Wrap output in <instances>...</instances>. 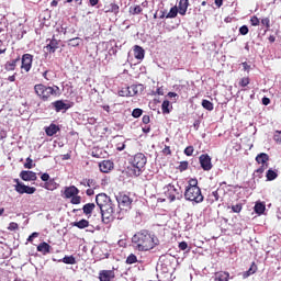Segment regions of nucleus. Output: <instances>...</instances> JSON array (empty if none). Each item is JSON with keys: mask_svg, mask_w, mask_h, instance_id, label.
Returning <instances> with one entry per match:
<instances>
[{"mask_svg": "<svg viewBox=\"0 0 281 281\" xmlns=\"http://www.w3.org/2000/svg\"><path fill=\"white\" fill-rule=\"evenodd\" d=\"M132 245L136 251H150L159 245V238L150 231L142 229L133 235Z\"/></svg>", "mask_w": 281, "mask_h": 281, "instance_id": "nucleus-1", "label": "nucleus"}, {"mask_svg": "<svg viewBox=\"0 0 281 281\" xmlns=\"http://www.w3.org/2000/svg\"><path fill=\"white\" fill-rule=\"evenodd\" d=\"M148 158L144 153H137L130 159V166L127 167V172L130 177H139L146 168Z\"/></svg>", "mask_w": 281, "mask_h": 281, "instance_id": "nucleus-2", "label": "nucleus"}, {"mask_svg": "<svg viewBox=\"0 0 281 281\" xmlns=\"http://www.w3.org/2000/svg\"><path fill=\"white\" fill-rule=\"evenodd\" d=\"M186 201H192L193 203H203L205 196L201 192V188L199 187L198 179H191L189 181V186H187L184 191Z\"/></svg>", "mask_w": 281, "mask_h": 281, "instance_id": "nucleus-3", "label": "nucleus"}, {"mask_svg": "<svg viewBox=\"0 0 281 281\" xmlns=\"http://www.w3.org/2000/svg\"><path fill=\"white\" fill-rule=\"evenodd\" d=\"M35 95L42 100V102H49L52 98L58 95V86H45L43 83H37L34 86Z\"/></svg>", "mask_w": 281, "mask_h": 281, "instance_id": "nucleus-4", "label": "nucleus"}, {"mask_svg": "<svg viewBox=\"0 0 281 281\" xmlns=\"http://www.w3.org/2000/svg\"><path fill=\"white\" fill-rule=\"evenodd\" d=\"M164 194L170 203H173V201H181L183 199L181 187H179V184L175 186L172 182H169L164 187Z\"/></svg>", "mask_w": 281, "mask_h": 281, "instance_id": "nucleus-5", "label": "nucleus"}, {"mask_svg": "<svg viewBox=\"0 0 281 281\" xmlns=\"http://www.w3.org/2000/svg\"><path fill=\"white\" fill-rule=\"evenodd\" d=\"M63 194L64 199H71L70 203L72 205H80L82 201V196L78 195L80 194V190L76 186L65 187Z\"/></svg>", "mask_w": 281, "mask_h": 281, "instance_id": "nucleus-6", "label": "nucleus"}, {"mask_svg": "<svg viewBox=\"0 0 281 281\" xmlns=\"http://www.w3.org/2000/svg\"><path fill=\"white\" fill-rule=\"evenodd\" d=\"M102 221L105 225L109 223H113L115 221V205L112 203L105 204L104 206L100 207Z\"/></svg>", "mask_w": 281, "mask_h": 281, "instance_id": "nucleus-7", "label": "nucleus"}, {"mask_svg": "<svg viewBox=\"0 0 281 281\" xmlns=\"http://www.w3.org/2000/svg\"><path fill=\"white\" fill-rule=\"evenodd\" d=\"M115 199L121 210H131V205H133V199H131V195L120 192L115 195Z\"/></svg>", "mask_w": 281, "mask_h": 281, "instance_id": "nucleus-8", "label": "nucleus"}, {"mask_svg": "<svg viewBox=\"0 0 281 281\" xmlns=\"http://www.w3.org/2000/svg\"><path fill=\"white\" fill-rule=\"evenodd\" d=\"M14 190L15 192H18V194H34V192H36V188L34 187H27L23 183H21V181H19V179H14Z\"/></svg>", "mask_w": 281, "mask_h": 281, "instance_id": "nucleus-9", "label": "nucleus"}, {"mask_svg": "<svg viewBox=\"0 0 281 281\" xmlns=\"http://www.w3.org/2000/svg\"><path fill=\"white\" fill-rule=\"evenodd\" d=\"M32 63H34V56L32 54H24L22 56L21 69L27 74L32 69Z\"/></svg>", "mask_w": 281, "mask_h": 281, "instance_id": "nucleus-10", "label": "nucleus"}, {"mask_svg": "<svg viewBox=\"0 0 281 281\" xmlns=\"http://www.w3.org/2000/svg\"><path fill=\"white\" fill-rule=\"evenodd\" d=\"M119 95L121 98H133V95H137V86L122 88L119 91Z\"/></svg>", "mask_w": 281, "mask_h": 281, "instance_id": "nucleus-11", "label": "nucleus"}, {"mask_svg": "<svg viewBox=\"0 0 281 281\" xmlns=\"http://www.w3.org/2000/svg\"><path fill=\"white\" fill-rule=\"evenodd\" d=\"M201 168L205 171H209L212 168V158L207 154H202L200 157Z\"/></svg>", "mask_w": 281, "mask_h": 281, "instance_id": "nucleus-12", "label": "nucleus"}, {"mask_svg": "<svg viewBox=\"0 0 281 281\" xmlns=\"http://www.w3.org/2000/svg\"><path fill=\"white\" fill-rule=\"evenodd\" d=\"M98 278L100 281H113V280H115V271L114 270H101V271H99Z\"/></svg>", "mask_w": 281, "mask_h": 281, "instance_id": "nucleus-13", "label": "nucleus"}, {"mask_svg": "<svg viewBox=\"0 0 281 281\" xmlns=\"http://www.w3.org/2000/svg\"><path fill=\"white\" fill-rule=\"evenodd\" d=\"M99 168H100V171L103 172V173H109L111 172V170H113L115 168V164L111 160H102L100 164H99Z\"/></svg>", "mask_w": 281, "mask_h": 281, "instance_id": "nucleus-14", "label": "nucleus"}, {"mask_svg": "<svg viewBox=\"0 0 281 281\" xmlns=\"http://www.w3.org/2000/svg\"><path fill=\"white\" fill-rule=\"evenodd\" d=\"M213 280L214 281H229V280H234V277H231L228 271H217L214 273L213 276Z\"/></svg>", "mask_w": 281, "mask_h": 281, "instance_id": "nucleus-15", "label": "nucleus"}, {"mask_svg": "<svg viewBox=\"0 0 281 281\" xmlns=\"http://www.w3.org/2000/svg\"><path fill=\"white\" fill-rule=\"evenodd\" d=\"M20 178L22 181H36V179H38V177H36V172L25 170L20 172Z\"/></svg>", "mask_w": 281, "mask_h": 281, "instance_id": "nucleus-16", "label": "nucleus"}, {"mask_svg": "<svg viewBox=\"0 0 281 281\" xmlns=\"http://www.w3.org/2000/svg\"><path fill=\"white\" fill-rule=\"evenodd\" d=\"M53 108L55 109L56 113H60V111L69 110V104L65 103L63 100H57L52 103Z\"/></svg>", "mask_w": 281, "mask_h": 281, "instance_id": "nucleus-17", "label": "nucleus"}, {"mask_svg": "<svg viewBox=\"0 0 281 281\" xmlns=\"http://www.w3.org/2000/svg\"><path fill=\"white\" fill-rule=\"evenodd\" d=\"M58 47H59V42L58 40H55L53 36V38L49 40V43L45 46V49L46 52H48V54H55Z\"/></svg>", "mask_w": 281, "mask_h": 281, "instance_id": "nucleus-18", "label": "nucleus"}, {"mask_svg": "<svg viewBox=\"0 0 281 281\" xmlns=\"http://www.w3.org/2000/svg\"><path fill=\"white\" fill-rule=\"evenodd\" d=\"M188 8H190V0H180L178 4L179 14L181 16H186V13L188 12Z\"/></svg>", "mask_w": 281, "mask_h": 281, "instance_id": "nucleus-19", "label": "nucleus"}, {"mask_svg": "<svg viewBox=\"0 0 281 281\" xmlns=\"http://www.w3.org/2000/svg\"><path fill=\"white\" fill-rule=\"evenodd\" d=\"M59 131H60V127L54 123L45 127V133L47 137H54V135H56V133H58Z\"/></svg>", "mask_w": 281, "mask_h": 281, "instance_id": "nucleus-20", "label": "nucleus"}, {"mask_svg": "<svg viewBox=\"0 0 281 281\" xmlns=\"http://www.w3.org/2000/svg\"><path fill=\"white\" fill-rule=\"evenodd\" d=\"M257 164H261V166H269V154L261 153L256 156Z\"/></svg>", "mask_w": 281, "mask_h": 281, "instance_id": "nucleus-21", "label": "nucleus"}, {"mask_svg": "<svg viewBox=\"0 0 281 281\" xmlns=\"http://www.w3.org/2000/svg\"><path fill=\"white\" fill-rule=\"evenodd\" d=\"M37 251H40V254H43V256H47V254L52 251V246L46 241H43L37 246Z\"/></svg>", "mask_w": 281, "mask_h": 281, "instance_id": "nucleus-22", "label": "nucleus"}, {"mask_svg": "<svg viewBox=\"0 0 281 281\" xmlns=\"http://www.w3.org/2000/svg\"><path fill=\"white\" fill-rule=\"evenodd\" d=\"M109 198L106 196V194L105 193H99V194H97V196H95V203H97V205L99 206V207H104L106 204H104V203H106V200H108Z\"/></svg>", "mask_w": 281, "mask_h": 281, "instance_id": "nucleus-23", "label": "nucleus"}, {"mask_svg": "<svg viewBox=\"0 0 281 281\" xmlns=\"http://www.w3.org/2000/svg\"><path fill=\"white\" fill-rule=\"evenodd\" d=\"M144 48L139 45H135L134 46V57L137 59V60H144Z\"/></svg>", "mask_w": 281, "mask_h": 281, "instance_id": "nucleus-24", "label": "nucleus"}, {"mask_svg": "<svg viewBox=\"0 0 281 281\" xmlns=\"http://www.w3.org/2000/svg\"><path fill=\"white\" fill-rule=\"evenodd\" d=\"M21 58L13 59L12 61H7L4 65L5 71H14L16 69V63H19Z\"/></svg>", "mask_w": 281, "mask_h": 281, "instance_id": "nucleus-25", "label": "nucleus"}, {"mask_svg": "<svg viewBox=\"0 0 281 281\" xmlns=\"http://www.w3.org/2000/svg\"><path fill=\"white\" fill-rule=\"evenodd\" d=\"M82 210H83V214H86V216H91V214L95 210V204L94 203H87V204L83 205Z\"/></svg>", "mask_w": 281, "mask_h": 281, "instance_id": "nucleus-26", "label": "nucleus"}, {"mask_svg": "<svg viewBox=\"0 0 281 281\" xmlns=\"http://www.w3.org/2000/svg\"><path fill=\"white\" fill-rule=\"evenodd\" d=\"M72 227H78V229H87V227H89V221L82 218L79 222H74Z\"/></svg>", "mask_w": 281, "mask_h": 281, "instance_id": "nucleus-27", "label": "nucleus"}, {"mask_svg": "<svg viewBox=\"0 0 281 281\" xmlns=\"http://www.w3.org/2000/svg\"><path fill=\"white\" fill-rule=\"evenodd\" d=\"M43 188H45V190L54 191L58 188V183H56V180L50 179L44 183Z\"/></svg>", "mask_w": 281, "mask_h": 281, "instance_id": "nucleus-28", "label": "nucleus"}, {"mask_svg": "<svg viewBox=\"0 0 281 281\" xmlns=\"http://www.w3.org/2000/svg\"><path fill=\"white\" fill-rule=\"evenodd\" d=\"M258 271V266H256V262H252L250 268L243 273V278H249V276H254Z\"/></svg>", "mask_w": 281, "mask_h": 281, "instance_id": "nucleus-29", "label": "nucleus"}, {"mask_svg": "<svg viewBox=\"0 0 281 281\" xmlns=\"http://www.w3.org/2000/svg\"><path fill=\"white\" fill-rule=\"evenodd\" d=\"M267 210V206L262 202H257L255 204V212L256 214H265V211Z\"/></svg>", "mask_w": 281, "mask_h": 281, "instance_id": "nucleus-30", "label": "nucleus"}, {"mask_svg": "<svg viewBox=\"0 0 281 281\" xmlns=\"http://www.w3.org/2000/svg\"><path fill=\"white\" fill-rule=\"evenodd\" d=\"M80 44H82V38L80 37L68 40V47H78Z\"/></svg>", "mask_w": 281, "mask_h": 281, "instance_id": "nucleus-31", "label": "nucleus"}, {"mask_svg": "<svg viewBox=\"0 0 281 281\" xmlns=\"http://www.w3.org/2000/svg\"><path fill=\"white\" fill-rule=\"evenodd\" d=\"M251 82V79L249 77H243L238 81V87H241V89H245V87H249Z\"/></svg>", "mask_w": 281, "mask_h": 281, "instance_id": "nucleus-32", "label": "nucleus"}, {"mask_svg": "<svg viewBox=\"0 0 281 281\" xmlns=\"http://www.w3.org/2000/svg\"><path fill=\"white\" fill-rule=\"evenodd\" d=\"M202 106L203 109H205L206 111H214V103H212L210 100L207 99H203L202 100Z\"/></svg>", "mask_w": 281, "mask_h": 281, "instance_id": "nucleus-33", "label": "nucleus"}, {"mask_svg": "<svg viewBox=\"0 0 281 281\" xmlns=\"http://www.w3.org/2000/svg\"><path fill=\"white\" fill-rule=\"evenodd\" d=\"M177 14H179V8L172 7L169 13H167L166 19H177Z\"/></svg>", "mask_w": 281, "mask_h": 281, "instance_id": "nucleus-34", "label": "nucleus"}, {"mask_svg": "<svg viewBox=\"0 0 281 281\" xmlns=\"http://www.w3.org/2000/svg\"><path fill=\"white\" fill-rule=\"evenodd\" d=\"M267 181H274L278 179V172L273 171V169H269L266 175Z\"/></svg>", "mask_w": 281, "mask_h": 281, "instance_id": "nucleus-35", "label": "nucleus"}, {"mask_svg": "<svg viewBox=\"0 0 281 281\" xmlns=\"http://www.w3.org/2000/svg\"><path fill=\"white\" fill-rule=\"evenodd\" d=\"M161 111L164 113V115H168V113H170V101L165 100L161 104Z\"/></svg>", "mask_w": 281, "mask_h": 281, "instance_id": "nucleus-36", "label": "nucleus"}, {"mask_svg": "<svg viewBox=\"0 0 281 281\" xmlns=\"http://www.w3.org/2000/svg\"><path fill=\"white\" fill-rule=\"evenodd\" d=\"M142 12H144V9L139 4L130 8V14H142Z\"/></svg>", "mask_w": 281, "mask_h": 281, "instance_id": "nucleus-37", "label": "nucleus"}, {"mask_svg": "<svg viewBox=\"0 0 281 281\" xmlns=\"http://www.w3.org/2000/svg\"><path fill=\"white\" fill-rule=\"evenodd\" d=\"M61 261L64 265H76V258L74 256H65Z\"/></svg>", "mask_w": 281, "mask_h": 281, "instance_id": "nucleus-38", "label": "nucleus"}, {"mask_svg": "<svg viewBox=\"0 0 281 281\" xmlns=\"http://www.w3.org/2000/svg\"><path fill=\"white\" fill-rule=\"evenodd\" d=\"M189 166H190V162H188L187 160L181 161L177 167V170H179V172H186Z\"/></svg>", "mask_w": 281, "mask_h": 281, "instance_id": "nucleus-39", "label": "nucleus"}, {"mask_svg": "<svg viewBox=\"0 0 281 281\" xmlns=\"http://www.w3.org/2000/svg\"><path fill=\"white\" fill-rule=\"evenodd\" d=\"M106 12H112L113 14H120V5L115 3H111L110 9Z\"/></svg>", "mask_w": 281, "mask_h": 281, "instance_id": "nucleus-40", "label": "nucleus"}, {"mask_svg": "<svg viewBox=\"0 0 281 281\" xmlns=\"http://www.w3.org/2000/svg\"><path fill=\"white\" fill-rule=\"evenodd\" d=\"M135 262H137V256H135V254H131L126 258V265H135Z\"/></svg>", "mask_w": 281, "mask_h": 281, "instance_id": "nucleus-41", "label": "nucleus"}, {"mask_svg": "<svg viewBox=\"0 0 281 281\" xmlns=\"http://www.w3.org/2000/svg\"><path fill=\"white\" fill-rule=\"evenodd\" d=\"M232 211L235 214H240V212H243V203H238V204L232 205Z\"/></svg>", "mask_w": 281, "mask_h": 281, "instance_id": "nucleus-42", "label": "nucleus"}, {"mask_svg": "<svg viewBox=\"0 0 281 281\" xmlns=\"http://www.w3.org/2000/svg\"><path fill=\"white\" fill-rule=\"evenodd\" d=\"M273 139L276 144H279V146H281V131H274Z\"/></svg>", "mask_w": 281, "mask_h": 281, "instance_id": "nucleus-43", "label": "nucleus"}, {"mask_svg": "<svg viewBox=\"0 0 281 281\" xmlns=\"http://www.w3.org/2000/svg\"><path fill=\"white\" fill-rule=\"evenodd\" d=\"M143 113H144V110L136 108L133 110L132 116H134L135 119L142 117Z\"/></svg>", "mask_w": 281, "mask_h": 281, "instance_id": "nucleus-44", "label": "nucleus"}, {"mask_svg": "<svg viewBox=\"0 0 281 281\" xmlns=\"http://www.w3.org/2000/svg\"><path fill=\"white\" fill-rule=\"evenodd\" d=\"M250 24L254 26V27H258V25H260V19H258V16L256 15H252L250 18Z\"/></svg>", "mask_w": 281, "mask_h": 281, "instance_id": "nucleus-45", "label": "nucleus"}, {"mask_svg": "<svg viewBox=\"0 0 281 281\" xmlns=\"http://www.w3.org/2000/svg\"><path fill=\"white\" fill-rule=\"evenodd\" d=\"M36 166L34 165V160H32L30 157L26 158V162L24 164V168L27 170H32V167Z\"/></svg>", "mask_w": 281, "mask_h": 281, "instance_id": "nucleus-46", "label": "nucleus"}, {"mask_svg": "<svg viewBox=\"0 0 281 281\" xmlns=\"http://www.w3.org/2000/svg\"><path fill=\"white\" fill-rule=\"evenodd\" d=\"M184 155H187V157H192V155H194V146L186 147Z\"/></svg>", "mask_w": 281, "mask_h": 281, "instance_id": "nucleus-47", "label": "nucleus"}, {"mask_svg": "<svg viewBox=\"0 0 281 281\" xmlns=\"http://www.w3.org/2000/svg\"><path fill=\"white\" fill-rule=\"evenodd\" d=\"M261 25H265L266 30H269L271 27V20L269 18H263L261 20Z\"/></svg>", "mask_w": 281, "mask_h": 281, "instance_id": "nucleus-48", "label": "nucleus"}, {"mask_svg": "<svg viewBox=\"0 0 281 281\" xmlns=\"http://www.w3.org/2000/svg\"><path fill=\"white\" fill-rule=\"evenodd\" d=\"M239 34H241V36H247L249 34V27L247 25L240 26Z\"/></svg>", "mask_w": 281, "mask_h": 281, "instance_id": "nucleus-49", "label": "nucleus"}, {"mask_svg": "<svg viewBox=\"0 0 281 281\" xmlns=\"http://www.w3.org/2000/svg\"><path fill=\"white\" fill-rule=\"evenodd\" d=\"M9 232H16L19 229V224L16 222H11L8 226Z\"/></svg>", "mask_w": 281, "mask_h": 281, "instance_id": "nucleus-50", "label": "nucleus"}, {"mask_svg": "<svg viewBox=\"0 0 281 281\" xmlns=\"http://www.w3.org/2000/svg\"><path fill=\"white\" fill-rule=\"evenodd\" d=\"M162 154L166 156L172 155V150L170 149V146L166 145L165 148L162 149Z\"/></svg>", "mask_w": 281, "mask_h": 281, "instance_id": "nucleus-51", "label": "nucleus"}, {"mask_svg": "<svg viewBox=\"0 0 281 281\" xmlns=\"http://www.w3.org/2000/svg\"><path fill=\"white\" fill-rule=\"evenodd\" d=\"M34 238H38V233H32L27 238V243H34Z\"/></svg>", "mask_w": 281, "mask_h": 281, "instance_id": "nucleus-52", "label": "nucleus"}, {"mask_svg": "<svg viewBox=\"0 0 281 281\" xmlns=\"http://www.w3.org/2000/svg\"><path fill=\"white\" fill-rule=\"evenodd\" d=\"M269 166H266V165H261V167H259L256 172L257 175H262V172H265L266 169H268Z\"/></svg>", "mask_w": 281, "mask_h": 281, "instance_id": "nucleus-53", "label": "nucleus"}, {"mask_svg": "<svg viewBox=\"0 0 281 281\" xmlns=\"http://www.w3.org/2000/svg\"><path fill=\"white\" fill-rule=\"evenodd\" d=\"M261 102H262L263 106H269V104H271V99L263 97L261 99Z\"/></svg>", "mask_w": 281, "mask_h": 281, "instance_id": "nucleus-54", "label": "nucleus"}, {"mask_svg": "<svg viewBox=\"0 0 281 281\" xmlns=\"http://www.w3.org/2000/svg\"><path fill=\"white\" fill-rule=\"evenodd\" d=\"M179 249L181 251H186V249H188V243H186V241L179 243Z\"/></svg>", "mask_w": 281, "mask_h": 281, "instance_id": "nucleus-55", "label": "nucleus"}, {"mask_svg": "<svg viewBox=\"0 0 281 281\" xmlns=\"http://www.w3.org/2000/svg\"><path fill=\"white\" fill-rule=\"evenodd\" d=\"M143 124L148 125L150 124V115H144L142 119Z\"/></svg>", "mask_w": 281, "mask_h": 281, "instance_id": "nucleus-56", "label": "nucleus"}, {"mask_svg": "<svg viewBox=\"0 0 281 281\" xmlns=\"http://www.w3.org/2000/svg\"><path fill=\"white\" fill-rule=\"evenodd\" d=\"M42 181H45V183H47V181H50L52 179H49V173H43L41 176Z\"/></svg>", "mask_w": 281, "mask_h": 281, "instance_id": "nucleus-57", "label": "nucleus"}, {"mask_svg": "<svg viewBox=\"0 0 281 281\" xmlns=\"http://www.w3.org/2000/svg\"><path fill=\"white\" fill-rule=\"evenodd\" d=\"M124 148H126V144H124V143H119V144L116 145V150H119L120 153H121L122 150H124Z\"/></svg>", "mask_w": 281, "mask_h": 281, "instance_id": "nucleus-58", "label": "nucleus"}, {"mask_svg": "<svg viewBox=\"0 0 281 281\" xmlns=\"http://www.w3.org/2000/svg\"><path fill=\"white\" fill-rule=\"evenodd\" d=\"M87 186H88V188H93V186H95V180H93V179H88V180H87Z\"/></svg>", "mask_w": 281, "mask_h": 281, "instance_id": "nucleus-59", "label": "nucleus"}, {"mask_svg": "<svg viewBox=\"0 0 281 281\" xmlns=\"http://www.w3.org/2000/svg\"><path fill=\"white\" fill-rule=\"evenodd\" d=\"M90 5L93 8L100 3V0H89Z\"/></svg>", "mask_w": 281, "mask_h": 281, "instance_id": "nucleus-60", "label": "nucleus"}, {"mask_svg": "<svg viewBox=\"0 0 281 281\" xmlns=\"http://www.w3.org/2000/svg\"><path fill=\"white\" fill-rule=\"evenodd\" d=\"M143 133H150V125H145L143 127Z\"/></svg>", "mask_w": 281, "mask_h": 281, "instance_id": "nucleus-61", "label": "nucleus"}, {"mask_svg": "<svg viewBox=\"0 0 281 281\" xmlns=\"http://www.w3.org/2000/svg\"><path fill=\"white\" fill-rule=\"evenodd\" d=\"M215 5L221 8L223 5V0H215Z\"/></svg>", "mask_w": 281, "mask_h": 281, "instance_id": "nucleus-62", "label": "nucleus"}, {"mask_svg": "<svg viewBox=\"0 0 281 281\" xmlns=\"http://www.w3.org/2000/svg\"><path fill=\"white\" fill-rule=\"evenodd\" d=\"M156 93L157 95H164V89L157 88Z\"/></svg>", "mask_w": 281, "mask_h": 281, "instance_id": "nucleus-63", "label": "nucleus"}, {"mask_svg": "<svg viewBox=\"0 0 281 281\" xmlns=\"http://www.w3.org/2000/svg\"><path fill=\"white\" fill-rule=\"evenodd\" d=\"M166 10L164 11H160V15H159V19H166Z\"/></svg>", "mask_w": 281, "mask_h": 281, "instance_id": "nucleus-64", "label": "nucleus"}]
</instances>
